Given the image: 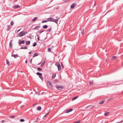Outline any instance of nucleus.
Instances as JSON below:
<instances>
[{"mask_svg": "<svg viewBox=\"0 0 123 123\" xmlns=\"http://www.w3.org/2000/svg\"><path fill=\"white\" fill-rule=\"evenodd\" d=\"M32 52L31 51L30 52H29V54H31Z\"/></svg>", "mask_w": 123, "mask_h": 123, "instance_id": "53", "label": "nucleus"}, {"mask_svg": "<svg viewBox=\"0 0 123 123\" xmlns=\"http://www.w3.org/2000/svg\"><path fill=\"white\" fill-rule=\"evenodd\" d=\"M51 29V28L49 29L47 31H50Z\"/></svg>", "mask_w": 123, "mask_h": 123, "instance_id": "44", "label": "nucleus"}, {"mask_svg": "<svg viewBox=\"0 0 123 123\" xmlns=\"http://www.w3.org/2000/svg\"><path fill=\"white\" fill-rule=\"evenodd\" d=\"M109 112H106L105 113L104 115L106 116H107Z\"/></svg>", "mask_w": 123, "mask_h": 123, "instance_id": "26", "label": "nucleus"}, {"mask_svg": "<svg viewBox=\"0 0 123 123\" xmlns=\"http://www.w3.org/2000/svg\"><path fill=\"white\" fill-rule=\"evenodd\" d=\"M47 20L48 21L53 22L54 21V19L52 18H50L47 19Z\"/></svg>", "mask_w": 123, "mask_h": 123, "instance_id": "3", "label": "nucleus"}, {"mask_svg": "<svg viewBox=\"0 0 123 123\" xmlns=\"http://www.w3.org/2000/svg\"><path fill=\"white\" fill-rule=\"evenodd\" d=\"M61 65H62V68H64V66H63V65L62 63H61Z\"/></svg>", "mask_w": 123, "mask_h": 123, "instance_id": "45", "label": "nucleus"}, {"mask_svg": "<svg viewBox=\"0 0 123 123\" xmlns=\"http://www.w3.org/2000/svg\"><path fill=\"white\" fill-rule=\"evenodd\" d=\"M51 49L50 48H49L48 49V52H50L51 50Z\"/></svg>", "mask_w": 123, "mask_h": 123, "instance_id": "39", "label": "nucleus"}, {"mask_svg": "<svg viewBox=\"0 0 123 123\" xmlns=\"http://www.w3.org/2000/svg\"><path fill=\"white\" fill-rule=\"evenodd\" d=\"M20 40V39L19 40H18V43H19V45H21L22 44H24L25 43V40H23L20 42H19V41Z\"/></svg>", "mask_w": 123, "mask_h": 123, "instance_id": "4", "label": "nucleus"}, {"mask_svg": "<svg viewBox=\"0 0 123 123\" xmlns=\"http://www.w3.org/2000/svg\"><path fill=\"white\" fill-rule=\"evenodd\" d=\"M37 120H36V121H35V122H37Z\"/></svg>", "mask_w": 123, "mask_h": 123, "instance_id": "59", "label": "nucleus"}, {"mask_svg": "<svg viewBox=\"0 0 123 123\" xmlns=\"http://www.w3.org/2000/svg\"><path fill=\"white\" fill-rule=\"evenodd\" d=\"M37 44V43L36 42H35L34 43V44L33 45V46L34 47Z\"/></svg>", "mask_w": 123, "mask_h": 123, "instance_id": "29", "label": "nucleus"}, {"mask_svg": "<svg viewBox=\"0 0 123 123\" xmlns=\"http://www.w3.org/2000/svg\"><path fill=\"white\" fill-rule=\"evenodd\" d=\"M48 26L47 25H45L43 26V28L45 29L48 28Z\"/></svg>", "mask_w": 123, "mask_h": 123, "instance_id": "18", "label": "nucleus"}, {"mask_svg": "<svg viewBox=\"0 0 123 123\" xmlns=\"http://www.w3.org/2000/svg\"><path fill=\"white\" fill-rule=\"evenodd\" d=\"M12 39L10 41V43H9V46L10 47H11V48H12Z\"/></svg>", "mask_w": 123, "mask_h": 123, "instance_id": "9", "label": "nucleus"}, {"mask_svg": "<svg viewBox=\"0 0 123 123\" xmlns=\"http://www.w3.org/2000/svg\"><path fill=\"white\" fill-rule=\"evenodd\" d=\"M39 78L41 79L42 80H43V77L42 75L39 76Z\"/></svg>", "mask_w": 123, "mask_h": 123, "instance_id": "32", "label": "nucleus"}, {"mask_svg": "<svg viewBox=\"0 0 123 123\" xmlns=\"http://www.w3.org/2000/svg\"><path fill=\"white\" fill-rule=\"evenodd\" d=\"M12 56L13 57L15 58H16L18 56L17 54L16 55L13 54Z\"/></svg>", "mask_w": 123, "mask_h": 123, "instance_id": "13", "label": "nucleus"}, {"mask_svg": "<svg viewBox=\"0 0 123 123\" xmlns=\"http://www.w3.org/2000/svg\"><path fill=\"white\" fill-rule=\"evenodd\" d=\"M95 106L94 105H90L89 106H87L86 108H89L90 109H91L92 108H93Z\"/></svg>", "mask_w": 123, "mask_h": 123, "instance_id": "5", "label": "nucleus"}, {"mask_svg": "<svg viewBox=\"0 0 123 123\" xmlns=\"http://www.w3.org/2000/svg\"><path fill=\"white\" fill-rule=\"evenodd\" d=\"M73 110V109L71 108L68 109L66 111V113H68L70 112L71 111Z\"/></svg>", "mask_w": 123, "mask_h": 123, "instance_id": "6", "label": "nucleus"}, {"mask_svg": "<svg viewBox=\"0 0 123 123\" xmlns=\"http://www.w3.org/2000/svg\"><path fill=\"white\" fill-rule=\"evenodd\" d=\"M40 26H36L34 28V29L35 30H37L38 29L40 28Z\"/></svg>", "mask_w": 123, "mask_h": 123, "instance_id": "8", "label": "nucleus"}, {"mask_svg": "<svg viewBox=\"0 0 123 123\" xmlns=\"http://www.w3.org/2000/svg\"><path fill=\"white\" fill-rule=\"evenodd\" d=\"M104 103V101H101L99 102V105H101L103 104Z\"/></svg>", "mask_w": 123, "mask_h": 123, "instance_id": "24", "label": "nucleus"}, {"mask_svg": "<svg viewBox=\"0 0 123 123\" xmlns=\"http://www.w3.org/2000/svg\"><path fill=\"white\" fill-rule=\"evenodd\" d=\"M123 122V120H122L121 121H120V122H117L116 123H121L122 122Z\"/></svg>", "mask_w": 123, "mask_h": 123, "instance_id": "43", "label": "nucleus"}, {"mask_svg": "<svg viewBox=\"0 0 123 123\" xmlns=\"http://www.w3.org/2000/svg\"><path fill=\"white\" fill-rule=\"evenodd\" d=\"M116 58V57L115 56H114L112 57L111 58L112 59H114Z\"/></svg>", "mask_w": 123, "mask_h": 123, "instance_id": "38", "label": "nucleus"}, {"mask_svg": "<svg viewBox=\"0 0 123 123\" xmlns=\"http://www.w3.org/2000/svg\"><path fill=\"white\" fill-rule=\"evenodd\" d=\"M20 49H24L23 47H21L20 48Z\"/></svg>", "mask_w": 123, "mask_h": 123, "instance_id": "54", "label": "nucleus"}, {"mask_svg": "<svg viewBox=\"0 0 123 123\" xmlns=\"http://www.w3.org/2000/svg\"><path fill=\"white\" fill-rule=\"evenodd\" d=\"M36 74L38 75L39 76H41L42 75V74L41 73H40L39 72H37Z\"/></svg>", "mask_w": 123, "mask_h": 123, "instance_id": "19", "label": "nucleus"}, {"mask_svg": "<svg viewBox=\"0 0 123 123\" xmlns=\"http://www.w3.org/2000/svg\"><path fill=\"white\" fill-rule=\"evenodd\" d=\"M37 17H35L33 19L32 21L33 22L35 21L37 19Z\"/></svg>", "mask_w": 123, "mask_h": 123, "instance_id": "22", "label": "nucleus"}, {"mask_svg": "<svg viewBox=\"0 0 123 123\" xmlns=\"http://www.w3.org/2000/svg\"><path fill=\"white\" fill-rule=\"evenodd\" d=\"M80 122V121L79 120H78L77 121L73 123H79Z\"/></svg>", "mask_w": 123, "mask_h": 123, "instance_id": "40", "label": "nucleus"}, {"mask_svg": "<svg viewBox=\"0 0 123 123\" xmlns=\"http://www.w3.org/2000/svg\"><path fill=\"white\" fill-rule=\"evenodd\" d=\"M27 33V32L26 31L24 32V31H23L21 32H20V33H19L18 37H21L24 36V35H25Z\"/></svg>", "mask_w": 123, "mask_h": 123, "instance_id": "1", "label": "nucleus"}, {"mask_svg": "<svg viewBox=\"0 0 123 123\" xmlns=\"http://www.w3.org/2000/svg\"><path fill=\"white\" fill-rule=\"evenodd\" d=\"M37 36L38 37V38H37V40L38 41H39L40 40V39H39V35H37Z\"/></svg>", "mask_w": 123, "mask_h": 123, "instance_id": "41", "label": "nucleus"}, {"mask_svg": "<svg viewBox=\"0 0 123 123\" xmlns=\"http://www.w3.org/2000/svg\"><path fill=\"white\" fill-rule=\"evenodd\" d=\"M11 29V28L10 27V25H8L7 26V31H10Z\"/></svg>", "mask_w": 123, "mask_h": 123, "instance_id": "11", "label": "nucleus"}, {"mask_svg": "<svg viewBox=\"0 0 123 123\" xmlns=\"http://www.w3.org/2000/svg\"><path fill=\"white\" fill-rule=\"evenodd\" d=\"M38 55V54L37 53H36L33 55V57H35L37 56Z\"/></svg>", "mask_w": 123, "mask_h": 123, "instance_id": "10", "label": "nucleus"}, {"mask_svg": "<svg viewBox=\"0 0 123 123\" xmlns=\"http://www.w3.org/2000/svg\"><path fill=\"white\" fill-rule=\"evenodd\" d=\"M48 113H47V114H46L44 116V117L43 118H44V117H45L46 116V115H48Z\"/></svg>", "mask_w": 123, "mask_h": 123, "instance_id": "48", "label": "nucleus"}, {"mask_svg": "<svg viewBox=\"0 0 123 123\" xmlns=\"http://www.w3.org/2000/svg\"><path fill=\"white\" fill-rule=\"evenodd\" d=\"M55 65L57 67H58V66L60 65V63H59V62L56 63L55 64Z\"/></svg>", "mask_w": 123, "mask_h": 123, "instance_id": "21", "label": "nucleus"}, {"mask_svg": "<svg viewBox=\"0 0 123 123\" xmlns=\"http://www.w3.org/2000/svg\"><path fill=\"white\" fill-rule=\"evenodd\" d=\"M32 61V59H31V60L29 62L31 63Z\"/></svg>", "mask_w": 123, "mask_h": 123, "instance_id": "50", "label": "nucleus"}, {"mask_svg": "<svg viewBox=\"0 0 123 123\" xmlns=\"http://www.w3.org/2000/svg\"><path fill=\"white\" fill-rule=\"evenodd\" d=\"M75 6V4L74 3H73L71 6V8H73Z\"/></svg>", "mask_w": 123, "mask_h": 123, "instance_id": "14", "label": "nucleus"}, {"mask_svg": "<svg viewBox=\"0 0 123 123\" xmlns=\"http://www.w3.org/2000/svg\"><path fill=\"white\" fill-rule=\"evenodd\" d=\"M6 61L7 64L8 65H10V63H9V61L7 59H6Z\"/></svg>", "mask_w": 123, "mask_h": 123, "instance_id": "23", "label": "nucleus"}, {"mask_svg": "<svg viewBox=\"0 0 123 123\" xmlns=\"http://www.w3.org/2000/svg\"><path fill=\"white\" fill-rule=\"evenodd\" d=\"M57 68H58V71H59V70H60L61 69V67L60 65L58 66V67H57Z\"/></svg>", "mask_w": 123, "mask_h": 123, "instance_id": "30", "label": "nucleus"}, {"mask_svg": "<svg viewBox=\"0 0 123 123\" xmlns=\"http://www.w3.org/2000/svg\"><path fill=\"white\" fill-rule=\"evenodd\" d=\"M21 30V29H19V30H18L17 31V33L18 32H19V31H20V30Z\"/></svg>", "mask_w": 123, "mask_h": 123, "instance_id": "52", "label": "nucleus"}, {"mask_svg": "<svg viewBox=\"0 0 123 123\" xmlns=\"http://www.w3.org/2000/svg\"><path fill=\"white\" fill-rule=\"evenodd\" d=\"M41 107L39 106L37 108V110L38 111H40L41 110Z\"/></svg>", "mask_w": 123, "mask_h": 123, "instance_id": "28", "label": "nucleus"}, {"mask_svg": "<svg viewBox=\"0 0 123 123\" xmlns=\"http://www.w3.org/2000/svg\"><path fill=\"white\" fill-rule=\"evenodd\" d=\"M23 48H24V49H27V47L26 46L24 47H23Z\"/></svg>", "mask_w": 123, "mask_h": 123, "instance_id": "47", "label": "nucleus"}, {"mask_svg": "<svg viewBox=\"0 0 123 123\" xmlns=\"http://www.w3.org/2000/svg\"><path fill=\"white\" fill-rule=\"evenodd\" d=\"M93 81H90L89 82L90 84V85H92L93 84Z\"/></svg>", "mask_w": 123, "mask_h": 123, "instance_id": "31", "label": "nucleus"}, {"mask_svg": "<svg viewBox=\"0 0 123 123\" xmlns=\"http://www.w3.org/2000/svg\"><path fill=\"white\" fill-rule=\"evenodd\" d=\"M45 45V44H43V45Z\"/></svg>", "mask_w": 123, "mask_h": 123, "instance_id": "60", "label": "nucleus"}, {"mask_svg": "<svg viewBox=\"0 0 123 123\" xmlns=\"http://www.w3.org/2000/svg\"><path fill=\"white\" fill-rule=\"evenodd\" d=\"M47 84L48 86H51L52 85H51V83H50V82L49 81H48L47 82Z\"/></svg>", "mask_w": 123, "mask_h": 123, "instance_id": "12", "label": "nucleus"}, {"mask_svg": "<svg viewBox=\"0 0 123 123\" xmlns=\"http://www.w3.org/2000/svg\"><path fill=\"white\" fill-rule=\"evenodd\" d=\"M14 22L13 21H12L11 23V25H14Z\"/></svg>", "mask_w": 123, "mask_h": 123, "instance_id": "35", "label": "nucleus"}, {"mask_svg": "<svg viewBox=\"0 0 123 123\" xmlns=\"http://www.w3.org/2000/svg\"><path fill=\"white\" fill-rule=\"evenodd\" d=\"M55 87L56 88L59 90L62 89H63L64 88L63 86H56Z\"/></svg>", "mask_w": 123, "mask_h": 123, "instance_id": "2", "label": "nucleus"}, {"mask_svg": "<svg viewBox=\"0 0 123 123\" xmlns=\"http://www.w3.org/2000/svg\"><path fill=\"white\" fill-rule=\"evenodd\" d=\"M41 63V62H40V63H39L38 64V65H39Z\"/></svg>", "mask_w": 123, "mask_h": 123, "instance_id": "57", "label": "nucleus"}, {"mask_svg": "<svg viewBox=\"0 0 123 123\" xmlns=\"http://www.w3.org/2000/svg\"><path fill=\"white\" fill-rule=\"evenodd\" d=\"M56 74H54L52 76V78L53 79H54L55 77Z\"/></svg>", "mask_w": 123, "mask_h": 123, "instance_id": "20", "label": "nucleus"}, {"mask_svg": "<svg viewBox=\"0 0 123 123\" xmlns=\"http://www.w3.org/2000/svg\"><path fill=\"white\" fill-rule=\"evenodd\" d=\"M20 7V6L18 5H16L14 6V9H16L19 8Z\"/></svg>", "mask_w": 123, "mask_h": 123, "instance_id": "7", "label": "nucleus"}, {"mask_svg": "<svg viewBox=\"0 0 123 123\" xmlns=\"http://www.w3.org/2000/svg\"><path fill=\"white\" fill-rule=\"evenodd\" d=\"M30 41H26V45H28L30 44Z\"/></svg>", "mask_w": 123, "mask_h": 123, "instance_id": "16", "label": "nucleus"}, {"mask_svg": "<svg viewBox=\"0 0 123 123\" xmlns=\"http://www.w3.org/2000/svg\"><path fill=\"white\" fill-rule=\"evenodd\" d=\"M19 121L21 122H23L25 121V120L23 119H20Z\"/></svg>", "mask_w": 123, "mask_h": 123, "instance_id": "34", "label": "nucleus"}, {"mask_svg": "<svg viewBox=\"0 0 123 123\" xmlns=\"http://www.w3.org/2000/svg\"><path fill=\"white\" fill-rule=\"evenodd\" d=\"M43 30H41V31H39V34H41V33H42V32H43Z\"/></svg>", "mask_w": 123, "mask_h": 123, "instance_id": "33", "label": "nucleus"}, {"mask_svg": "<svg viewBox=\"0 0 123 123\" xmlns=\"http://www.w3.org/2000/svg\"><path fill=\"white\" fill-rule=\"evenodd\" d=\"M15 117V116H10V117L11 118H14Z\"/></svg>", "mask_w": 123, "mask_h": 123, "instance_id": "46", "label": "nucleus"}, {"mask_svg": "<svg viewBox=\"0 0 123 123\" xmlns=\"http://www.w3.org/2000/svg\"><path fill=\"white\" fill-rule=\"evenodd\" d=\"M70 0H64V1L65 2H66L68 1H69Z\"/></svg>", "mask_w": 123, "mask_h": 123, "instance_id": "42", "label": "nucleus"}, {"mask_svg": "<svg viewBox=\"0 0 123 123\" xmlns=\"http://www.w3.org/2000/svg\"><path fill=\"white\" fill-rule=\"evenodd\" d=\"M4 120H2L1 121V123H3L4 122Z\"/></svg>", "mask_w": 123, "mask_h": 123, "instance_id": "51", "label": "nucleus"}, {"mask_svg": "<svg viewBox=\"0 0 123 123\" xmlns=\"http://www.w3.org/2000/svg\"><path fill=\"white\" fill-rule=\"evenodd\" d=\"M81 33L82 35H83L84 34V31L83 30L81 31Z\"/></svg>", "mask_w": 123, "mask_h": 123, "instance_id": "37", "label": "nucleus"}, {"mask_svg": "<svg viewBox=\"0 0 123 123\" xmlns=\"http://www.w3.org/2000/svg\"><path fill=\"white\" fill-rule=\"evenodd\" d=\"M45 62V61H44L42 63V64L41 65V67H43V66L44 65V64Z\"/></svg>", "mask_w": 123, "mask_h": 123, "instance_id": "25", "label": "nucleus"}, {"mask_svg": "<svg viewBox=\"0 0 123 123\" xmlns=\"http://www.w3.org/2000/svg\"><path fill=\"white\" fill-rule=\"evenodd\" d=\"M111 86V84H109V85H108V86Z\"/></svg>", "mask_w": 123, "mask_h": 123, "instance_id": "58", "label": "nucleus"}, {"mask_svg": "<svg viewBox=\"0 0 123 123\" xmlns=\"http://www.w3.org/2000/svg\"><path fill=\"white\" fill-rule=\"evenodd\" d=\"M24 106L23 105H22L21 106V108H22Z\"/></svg>", "mask_w": 123, "mask_h": 123, "instance_id": "56", "label": "nucleus"}, {"mask_svg": "<svg viewBox=\"0 0 123 123\" xmlns=\"http://www.w3.org/2000/svg\"><path fill=\"white\" fill-rule=\"evenodd\" d=\"M47 21H48L47 20H43L42 21V23H44V22H47Z\"/></svg>", "mask_w": 123, "mask_h": 123, "instance_id": "36", "label": "nucleus"}, {"mask_svg": "<svg viewBox=\"0 0 123 123\" xmlns=\"http://www.w3.org/2000/svg\"><path fill=\"white\" fill-rule=\"evenodd\" d=\"M27 60H26L25 61V63H27Z\"/></svg>", "mask_w": 123, "mask_h": 123, "instance_id": "55", "label": "nucleus"}, {"mask_svg": "<svg viewBox=\"0 0 123 123\" xmlns=\"http://www.w3.org/2000/svg\"><path fill=\"white\" fill-rule=\"evenodd\" d=\"M78 96H77L75 97H74L72 99V101H73L74 100L76 99L77 98H78Z\"/></svg>", "mask_w": 123, "mask_h": 123, "instance_id": "15", "label": "nucleus"}, {"mask_svg": "<svg viewBox=\"0 0 123 123\" xmlns=\"http://www.w3.org/2000/svg\"><path fill=\"white\" fill-rule=\"evenodd\" d=\"M42 70V69L41 68H37V70L39 71H41Z\"/></svg>", "mask_w": 123, "mask_h": 123, "instance_id": "27", "label": "nucleus"}, {"mask_svg": "<svg viewBox=\"0 0 123 123\" xmlns=\"http://www.w3.org/2000/svg\"><path fill=\"white\" fill-rule=\"evenodd\" d=\"M58 21V19H54V21L53 22H55L56 24H57V23Z\"/></svg>", "mask_w": 123, "mask_h": 123, "instance_id": "17", "label": "nucleus"}, {"mask_svg": "<svg viewBox=\"0 0 123 123\" xmlns=\"http://www.w3.org/2000/svg\"><path fill=\"white\" fill-rule=\"evenodd\" d=\"M37 105V104H34L33 106V107H34L36 105Z\"/></svg>", "mask_w": 123, "mask_h": 123, "instance_id": "49", "label": "nucleus"}]
</instances>
